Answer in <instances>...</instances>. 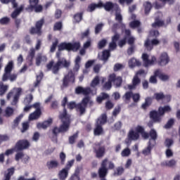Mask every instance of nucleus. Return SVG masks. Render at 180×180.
<instances>
[{
	"label": "nucleus",
	"mask_w": 180,
	"mask_h": 180,
	"mask_svg": "<svg viewBox=\"0 0 180 180\" xmlns=\"http://www.w3.org/2000/svg\"><path fill=\"white\" fill-rule=\"evenodd\" d=\"M143 8L145 10V15H148L150 12H151V9L153 8V4H151V2L146 1L143 3Z\"/></svg>",
	"instance_id": "36"
},
{
	"label": "nucleus",
	"mask_w": 180,
	"mask_h": 180,
	"mask_svg": "<svg viewBox=\"0 0 180 180\" xmlns=\"http://www.w3.org/2000/svg\"><path fill=\"white\" fill-rule=\"evenodd\" d=\"M155 74L156 76H158L160 79H161L162 81H168L169 79V76L162 74L160 69L156 70L155 71Z\"/></svg>",
	"instance_id": "30"
},
{
	"label": "nucleus",
	"mask_w": 180,
	"mask_h": 180,
	"mask_svg": "<svg viewBox=\"0 0 180 180\" xmlns=\"http://www.w3.org/2000/svg\"><path fill=\"white\" fill-rule=\"evenodd\" d=\"M24 8L25 6L23 5H21L20 8H15V11L11 13L12 19H16V18H18L20 15L22 11H23Z\"/></svg>",
	"instance_id": "29"
},
{
	"label": "nucleus",
	"mask_w": 180,
	"mask_h": 180,
	"mask_svg": "<svg viewBox=\"0 0 180 180\" xmlns=\"http://www.w3.org/2000/svg\"><path fill=\"white\" fill-rule=\"evenodd\" d=\"M122 82H123V80L122 79V77H116L115 80L114 81V84L116 86H121Z\"/></svg>",
	"instance_id": "64"
},
{
	"label": "nucleus",
	"mask_w": 180,
	"mask_h": 180,
	"mask_svg": "<svg viewBox=\"0 0 180 180\" xmlns=\"http://www.w3.org/2000/svg\"><path fill=\"white\" fill-rule=\"evenodd\" d=\"M98 8H102V4H101V1H98L97 4L95 3L90 4L87 7L86 11L91 13L92 12H94V11Z\"/></svg>",
	"instance_id": "24"
},
{
	"label": "nucleus",
	"mask_w": 180,
	"mask_h": 180,
	"mask_svg": "<svg viewBox=\"0 0 180 180\" xmlns=\"http://www.w3.org/2000/svg\"><path fill=\"white\" fill-rule=\"evenodd\" d=\"M92 106H94V101H92L91 96H85L82 98V101L77 104L75 101H70L68 103V109H70V110L76 109L80 116L84 115L86 112V108H92Z\"/></svg>",
	"instance_id": "3"
},
{
	"label": "nucleus",
	"mask_w": 180,
	"mask_h": 180,
	"mask_svg": "<svg viewBox=\"0 0 180 180\" xmlns=\"http://www.w3.org/2000/svg\"><path fill=\"white\" fill-rule=\"evenodd\" d=\"M151 103H153V98L151 97H147L145 99V103L142 104L141 108L142 109H147L149 106H151Z\"/></svg>",
	"instance_id": "37"
},
{
	"label": "nucleus",
	"mask_w": 180,
	"mask_h": 180,
	"mask_svg": "<svg viewBox=\"0 0 180 180\" xmlns=\"http://www.w3.org/2000/svg\"><path fill=\"white\" fill-rule=\"evenodd\" d=\"M16 153L18 151H23V150H27L30 147V142L27 139H20L18 141L15 145Z\"/></svg>",
	"instance_id": "13"
},
{
	"label": "nucleus",
	"mask_w": 180,
	"mask_h": 180,
	"mask_svg": "<svg viewBox=\"0 0 180 180\" xmlns=\"http://www.w3.org/2000/svg\"><path fill=\"white\" fill-rule=\"evenodd\" d=\"M67 103H68V98L65 96L61 101V106L63 108V112L59 115V119L61 120L62 124L60 125L59 128L58 127H54L52 129L53 136L51 140L52 141H56V143H57L59 133H67V131L70 130L71 120H70V117H68L67 109L65 108Z\"/></svg>",
	"instance_id": "1"
},
{
	"label": "nucleus",
	"mask_w": 180,
	"mask_h": 180,
	"mask_svg": "<svg viewBox=\"0 0 180 180\" xmlns=\"http://www.w3.org/2000/svg\"><path fill=\"white\" fill-rule=\"evenodd\" d=\"M15 112V110L11 107H7L5 110V115L4 116L6 117H11V116H13V113Z\"/></svg>",
	"instance_id": "43"
},
{
	"label": "nucleus",
	"mask_w": 180,
	"mask_h": 180,
	"mask_svg": "<svg viewBox=\"0 0 180 180\" xmlns=\"http://www.w3.org/2000/svg\"><path fill=\"white\" fill-rule=\"evenodd\" d=\"M90 33H91V31H90L89 28H88L86 31L81 32L80 39H84L88 37V36H89Z\"/></svg>",
	"instance_id": "56"
},
{
	"label": "nucleus",
	"mask_w": 180,
	"mask_h": 180,
	"mask_svg": "<svg viewBox=\"0 0 180 180\" xmlns=\"http://www.w3.org/2000/svg\"><path fill=\"white\" fill-rule=\"evenodd\" d=\"M6 91H8V86L4 85V83H0V96L5 95Z\"/></svg>",
	"instance_id": "49"
},
{
	"label": "nucleus",
	"mask_w": 180,
	"mask_h": 180,
	"mask_svg": "<svg viewBox=\"0 0 180 180\" xmlns=\"http://www.w3.org/2000/svg\"><path fill=\"white\" fill-rule=\"evenodd\" d=\"M124 172V168L122 166H120L116 168V169L114 171V175L115 176H120V175L123 174Z\"/></svg>",
	"instance_id": "41"
},
{
	"label": "nucleus",
	"mask_w": 180,
	"mask_h": 180,
	"mask_svg": "<svg viewBox=\"0 0 180 180\" xmlns=\"http://www.w3.org/2000/svg\"><path fill=\"white\" fill-rule=\"evenodd\" d=\"M110 57V51H108V50H105L103 51V55L101 57V60L103 61H108V60H109V58Z\"/></svg>",
	"instance_id": "48"
},
{
	"label": "nucleus",
	"mask_w": 180,
	"mask_h": 180,
	"mask_svg": "<svg viewBox=\"0 0 180 180\" xmlns=\"http://www.w3.org/2000/svg\"><path fill=\"white\" fill-rule=\"evenodd\" d=\"M160 44V40L157 39H150V38H147L144 42V47L147 51H151L153 49H154V46H158Z\"/></svg>",
	"instance_id": "15"
},
{
	"label": "nucleus",
	"mask_w": 180,
	"mask_h": 180,
	"mask_svg": "<svg viewBox=\"0 0 180 180\" xmlns=\"http://www.w3.org/2000/svg\"><path fill=\"white\" fill-rule=\"evenodd\" d=\"M51 124H53V118H49L42 122H38L37 124V129H44V130H46V129L50 127Z\"/></svg>",
	"instance_id": "18"
},
{
	"label": "nucleus",
	"mask_w": 180,
	"mask_h": 180,
	"mask_svg": "<svg viewBox=\"0 0 180 180\" xmlns=\"http://www.w3.org/2000/svg\"><path fill=\"white\" fill-rule=\"evenodd\" d=\"M43 79V73H41L39 75L37 76L36 82L34 83V88H37Z\"/></svg>",
	"instance_id": "51"
},
{
	"label": "nucleus",
	"mask_w": 180,
	"mask_h": 180,
	"mask_svg": "<svg viewBox=\"0 0 180 180\" xmlns=\"http://www.w3.org/2000/svg\"><path fill=\"white\" fill-rule=\"evenodd\" d=\"M132 97H133V92L131 91L126 92L123 96L125 101H130V99H131Z\"/></svg>",
	"instance_id": "62"
},
{
	"label": "nucleus",
	"mask_w": 180,
	"mask_h": 180,
	"mask_svg": "<svg viewBox=\"0 0 180 180\" xmlns=\"http://www.w3.org/2000/svg\"><path fill=\"white\" fill-rule=\"evenodd\" d=\"M57 46H58V39H56L55 41L53 42L50 49L51 53H54V51H56Z\"/></svg>",
	"instance_id": "60"
},
{
	"label": "nucleus",
	"mask_w": 180,
	"mask_h": 180,
	"mask_svg": "<svg viewBox=\"0 0 180 180\" xmlns=\"http://www.w3.org/2000/svg\"><path fill=\"white\" fill-rule=\"evenodd\" d=\"M61 29H63V22L61 21L56 22L53 25V31L54 32L60 31L61 30Z\"/></svg>",
	"instance_id": "50"
},
{
	"label": "nucleus",
	"mask_w": 180,
	"mask_h": 180,
	"mask_svg": "<svg viewBox=\"0 0 180 180\" xmlns=\"http://www.w3.org/2000/svg\"><path fill=\"white\" fill-rule=\"evenodd\" d=\"M91 92H92V90H91V88L89 87L84 88L81 86H79L75 89V94H77V95L82 94V95H84V96H89L88 95H89Z\"/></svg>",
	"instance_id": "17"
},
{
	"label": "nucleus",
	"mask_w": 180,
	"mask_h": 180,
	"mask_svg": "<svg viewBox=\"0 0 180 180\" xmlns=\"http://www.w3.org/2000/svg\"><path fill=\"white\" fill-rule=\"evenodd\" d=\"M100 4H101V8H104L106 12H110L111 11H120L119 5H117V4H114L112 1H106L105 4L100 1Z\"/></svg>",
	"instance_id": "14"
},
{
	"label": "nucleus",
	"mask_w": 180,
	"mask_h": 180,
	"mask_svg": "<svg viewBox=\"0 0 180 180\" xmlns=\"http://www.w3.org/2000/svg\"><path fill=\"white\" fill-rule=\"evenodd\" d=\"M23 157H25V153L22 151H18L15 155V161H20Z\"/></svg>",
	"instance_id": "55"
},
{
	"label": "nucleus",
	"mask_w": 180,
	"mask_h": 180,
	"mask_svg": "<svg viewBox=\"0 0 180 180\" xmlns=\"http://www.w3.org/2000/svg\"><path fill=\"white\" fill-rule=\"evenodd\" d=\"M140 26H141V22L139 20H135L129 22V27H131V29H136L140 27Z\"/></svg>",
	"instance_id": "44"
},
{
	"label": "nucleus",
	"mask_w": 180,
	"mask_h": 180,
	"mask_svg": "<svg viewBox=\"0 0 180 180\" xmlns=\"http://www.w3.org/2000/svg\"><path fill=\"white\" fill-rule=\"evenodd\" d=\"M130 154H131V152L129 148L124 149L121 153L122 157H129Z\"/></svg>",
	"instance_id": "58"
},
{
	"label": "nucleus",
	"mask_w": 180,
	"mask_h": 180,
	"mask_svg": "<svg viewBox=\"0 0 180 180\" xmlns=\"http://www.w3.org/2000/svg\"><path fill=\"white\" fill-rule=\"evenodd\" d=\"M148 134V139L150 137V142L151 140H153L154 141V143H155V140H157V139H158V135L157 134V131H155V129H152L150 130Z\"/></svg>",
	"instance_id": "35"
},
{
	"label": "nucleus",
	"mask_w": 180,
	"mask_h": 180,
	"mask_svg": "<svg viewBox=\"0 0 180 180\" xmlns=\"http://www.w3.org/2000/svg\"><path fill=\"white\" fill-rule=\"evenodd\" d=\"M58 51H63V50H67L69 51L70 43L62 42L58 45Z\"/></svg>",
	"instance_id": "38"
},
{
	"label": "nucleus",
	"mask_w": 180,
	"mask_h": 180,
	"mask_svg": "<svg viewBox=\"0 0 180 180\" xmlns=\"http://www.w3.org/2000/svg\"><path fill=\"white\" fill-rule=\"evenodd\" d=\"M103 27V24L99 23L95 27V34H99L101 32H102V29Z\"/></svg>",
	"instance_id": "57"
},
{
	"label": "nucleus",
	"mask_w": 180,
	"mask_h": 180,
	"mask_svg": "<svg viewBox=\"0 0 180 180\" xmlns=\"http://www.w3.org/2000/svg\"><path fill=\"white\" fill-rule=\"evenodd\" d=\"M40 116H41V109H37L30 115L29 119L30 120H37L40 119Z\"/></svg>",
	"instance_id": "23"
},
{
	"label": "nucleus",
	"mask_w": 180,
	"mask_h": 180,
	"mask_svg": "<svg viewBox=\"0 0 180 180\" xmlns=\"http://www.w3.org/2000/svg\"><path fill=\"white\" fill-rule=\"evenodd\" d=\"M99 84V76H96L91 83V86L95 88Z\"/></svg>",
	"instance_id": "59"
},
{
	"label": "nucleus",
	"mask_w": 180,
	"mask_h": 180,
	"mask_svg": "<svg viewBox=\"0 0 180 180\" xmlns=\"http://www.w3.org/2000/svg\"><path fill=\"white\" fill-rule=\"evenodd\" d=\"M98 148H94V151L97 158H102L106 154V148L105 146H101V143L96 144Z\"/></svg>",
	"instance_id": "16"
},
{
	"label": "nucleus",
	"mask_w": 180,
	"mask_h": 180,
	"mask_svg": "<svg viewBox=\"0 0 180 180\" xmlns=\"http://www.w3.org/2000/svg\"><path fill=\"white\" fill-rule=\"evenodd\" d=\"M84 15V13H77L76 14H75L74 15V23H79V22H81V20H82V15Z\"/></svg>",
	"instance_id": "47"
},
{
	"label": "nucleus",
	"mask_w": 180,
	"mask_h": 180,
	"mask_svg": "<svg viewBox=\"0 0 180 180\" xmlns=\"http://www.w3.org/2000/svg\"><path fill=\"white\" fill-rule=\"evenodd\" d=\"M80 67V65L75 63L73 70H69L68 74L64 76L62 80L63 83L61 88H68V86H70V84L75 83V72H78V71H79Z\"/></svg>",
	"instance_id": "6"
},
{
	"label": "nucleus",
	"mask_w": 180,
	"mask_h": 180,
	"mask_svg": "<svg viewBox=\"0 0 180 180\" xmlns=\"http://www.w3.org/2000/svg\"><path fill=\"white\" fill-rule=\"evenodd\" d=\"M68 171L66 169H62L58 173V178L60 180H66L68 178Z\"/></svg>",
	"instance_id": "33"
},
{
	"label": "nucleus",
	"mask_w": 180,
	"mask_h": 180,
	"mask_svg": "<svg viewBox=\"0 0 180 180\" xmlns=\"http://www.w3.org/2000/svg\"><path fill=\"white\" fill-rule=\"evenodd\" d=\"M46 167L49 169H56L58 168V161L57 160H51L46 162Z\"/></svg>",
	"instance_id": "34"
},
{
	"label": "nucleus",
	"mask_w": 180,
	"mask_h": 180,
	"mask_svg": "<svg viewBox=\"0 0 180 180\" xmlns=\"http://www.w3.org/2000/svg\"><path fill=\"white\" fill-rule=\"evenodd\" d=\"M115 20L118 22V23H122L123 22V16H122V13H120V8L119 11H115Z\"/></svg>",
	"instance_id": "45"
},
{
	"label": "nucleus",
	"mask_w": 180,
	"mask_h": 180,
	"mask_svg": "<svg viewBox=\"0 0 180 180\" xmlns=\"http://www.w3.org/2000/svg\"><path fill=\"white\" fill-rule=\"evenodd\" d=\"M109 98V94L106 93H101V95L98 96L96 101L98 103H101L103 101L108 99Z\"/></svg>",
	"instance_id": "40"
},
{
	"label": "nucleus",
	"mask_w": 180,
	"mask_h": 180,
	"mask_svg": "<svg viewBox=\"0 0 180 180\" xmlns=\"http://www.w3.org/2000/svg\"><path fill=\"white\" fill-rule=\"evenodd\" d=\"M103 125H99L98 124H95V128L94 129V136H102L103 134Z\"/></svg>",
	"instance_id": "25"
},
{
	"label": "nucleus",
	"mask_w": 180,
	"mask_h": 180,
	"mask_svg": "<svg viewBox=\"0 0 180 180\" xmlns=\"http://www.w3.org/2000/svg\"><path fill=\"white\" fill-rule=\"evenodd\" d=\"M154 146L155 145L151 143V139L149 140L148 146L142 150V154L145 156L151 155V150L154 148Z\"/></svg>",
	"instance_id": "22"
},
{
	"label": "nucleus",
	"mask_w": 180,
	"mask_h": 180,
	"mask_svg": "<svg viewBox=\"0 0 180 180\" xmlns=\"http://www.w3.org/2000/svg\"><path fill=\"white\" fill-rule=\"evenodd\" d=\"M106 43H108V41L105 39L100 41L98 44V50H102V49L106 46Z\"/></svg>",
	"instance_id": "54"
},
{
	"label": "nucleus",
	"mask_w": 180,
	"mask_h": 180,
	"mask_svg": "<svg viewBox=\"0 0 180 180\" xmlns=\"http://www.w3.org/2000/svg\"><path fill=\"white\" fill-rule=\"evenodd\" d=\"M172 109L169 105H165L164 107H159L158 111L155 110H151L149 113V117L154 123H161L162 117L165 113H169Z\"/></svg>",
	"instance_id": "5"
},
{
	"label": "nucleus",
	"mask_w": 180,
	"mask_h": 180,
	"mask_svg": "<svg viewBox=\"0 0 180 180\" xmlns=\"http://www.w3.org/2000/svg\"><path fill=\"white\" fill-rule=\"evenodd\" d=\"M10 139L8 134L0 135V144L4 143V141H9Z\"/></svg>",
	"instance_id": "63"
},
{
	"label": "nucleus",
	"mask_w": 180,
	"mask_h": 180,
	"mask_svg": "<svg viewBox=\"0 0 180 180\" xmlns=\"http://www.w3.org/2000/svg\"><path fill=\"white\" fill-rule=\"evenodd\" d=\"M124 33L125 35L124 38H127V39H128V44H134L136 39L131 36V31H130V30H125Z\"/></svg>",
	"instance_id": "21"
},
{
	"label": "nucleus",
	"mask_w": 180,
	"mask_h": 180,
	"mask_svg": "<svg viewBox=\"0 0 180 180\" xmlns=\"http://www.w3.org/2000/svg\"><path fill=\"white\" fill-rule=\"evenodd\" d=\"M32 101H33V94H30L25 96L24 98L23 104L24 105H30L32 103Z\"/></svg>",
	"instance_id": "42"
},
{
	"label": "nucleus",
	"mask_w": 180,
	"mask_h": 180,
	"mask_svg": "<svg viewBox=\"0 0 180 180\" xmlns=\"http://www.w3.org/2000/svg\"><path fill=\"white\" fill-rule=\"evenodd\" d=\"M34 56H36V51L31 49L27 56V61L29 65H33V58H34Z\"/></svg>",
	"instance_id": "27"
},
{
	"label": "nucleus",
	"mask_w": 180,
	"mask_h": 180,
	"mask_svg": "<svg viewBox=\"0 0 180 180\" xmlns=\"http://www.w3.org/2000/svg\"><path fill=\"white\" fill-rule=\"evenodd\" d=\"M144 74H146V71L144 70H139L136 72L131 80V84L127 85V88L129 89V91L137 89V86L141 84V79H140L139 76L144 75Z\"/></svg>",
	"instance_id": "10"
},
{
	"label": "nucleus",
	"mask_w": 180,
	"mask_h": 180,
	"mask_svg": "<svg viewBox=\"0 0 180 180\" xmlns=\"http://www.w3.org/2000/svg\"><path fill=\"white\" fill-rule=\"evenodd\" d=\"M15 174V167H11L7 169V173L4 174V177L2 180H11L13 175Z\"/></svg>",
	"instance_id": "28"
},
{
	"label": "nucleus",
	"mask_w": 180,
	"mask_h": 180,
	"mask_svg": "<svg viewBox=\"0 0 180 180\" xmlns=\"http://www.w3.org/2000/svg\"><path fill=\"white\" fill-rule=\"evenodd\" d=\"M165 22L162 20H160V18H155V22L152 24V27H162L164 26Z\"/></svg>",
	"instance_id": "39"
},
{
	"label": "nucleus",
	"mask_w": 180,
	"mask_h": 180,
	"mask_svg": "<svg viewBox=\"0 0 180 180\" xmlns=\"http://www.w3.org/2000/svg\"><path fill=\"white\" fill-rule=\"evenodd\" d=\"M20 95H22V88L19 87L16 89V92L13 91H11L7 94V101H9L11 98H13V100L11 101V105L12 106H16L18 105V103L19 102V99L20 98Z\"/></svg>",
	"instance_id": "11"
},
{
	"label": "nucleus",
	"mask_w": 180,
	"mask_h": 180,
	"mask_svg": "<svg viewBox=\"0 0 180 180\" xmlns=\"http://www.w3.org/2000/svg\"><path fill=\"white\" fill-rule=\"evenodd\" d=\"M13 68H15V65H13V61L10 60L4 68V72L1 78V81H3V82H6L8 79H9L11 82H13V81H16L18 78V75L11 74L13 70Z\"/></svg>",
	"instance_id": "9"
},
{
	"label": "nucleus",
	"mask_w": 180,
	"mask_h": 180,
	"mask_svg": "<svg viewBox=\"0 0 180 180\" xmlns=\"http://www.w3.org/2000/svg\"><path fill=\"white\" fill-rule=\"evenodd\" d=\"M30 34H37L38 36H41V31H38L37 27H32L30 30Z\"/></svg>",
	"instance_id": "53"
},
{
	"label": "nucleus",
	"mask_w": 180,
	"mask_h": 180,
	"mask_svg": "<svg viewBox=\"0 0 180 180\" xmlns=\"http://www.w3.org/2000/svg\"><path fill=\"white\" fill-rule=\"evenodd\" d=\"M128 64L131 68H134V67H140V65H141V63L134 58H131L129 60Z\"/></svg>",
	"instance_id": "32"
},
{
	"label": "nucleus",
	"mask_w": 180,
	"mask_h": 180,
	"mask_svg": "<svg viewBox=\"0 0 180 180\" xmlns=\"http://www.w3.org/2000/svg\"><path fill=\"white\" fill-rule=\"evenodd\" d=\"M161 167H168L172 168L176 165V160L172 159L170 160H165L160 164Z\"/></svg>",
	"instance_id": "26"
},
{
	"label": "nucleus",
	"mask_w": 180,
	"mask_h": 180,
	"mask_svg": "<svg viewBox=\"0 0 180 180\" xmlns=\"http://www.w3.org/2000/svg\"><path fill=\"white\" fill-rule=\"evenodd\" d=\"M44 25V19L41 18V20L37 21L35 24V27H37L39 32H41V27Z\"/></svg>",
	"instance_id": "46"
},
{
	"label": "nucleus",
	"mask_w": 180,
	"mask_h": 180,
	"mask_svg": "<svg viewBox=\"0 0 180 180\" xmlns=\"http://www.w3.org/2000/svg\"><path fill=\"white\" fill-rule=\"evenodd\" d=\"M154 98L156 101H162V99L165 98V95H164V93L160 92V93H155L154 94Z\"/></svg>",
	"instance_id": "52"
},
{
	"label": "nucleus",
	"mask_w": 180,
	"mask_h": 180,
	"mask_svg": "<svg viewBox=\"0 0 180 180\" xmlns=\"http://www.w3.org/2000/svg\"><path fill=\"white\" fill-rule=\"evenodd\" d=\"M30 5L25 8V11H30V12H41L43 11V6L39 5V0H29Z\"/></svg>",
	"instance_id": "12"
},
{
	"label": "nucleus",
	"mask_w": 180,
	"mask_h": 180,
	"mask_svg": "<svg viewBox=\"0 0 180 180\" xmlns=\"http://www.w3.org/2000/svg\"><path fill=\"white\" fill-rule=\"evenodd\" d=\"M108 123V115L106 113H103L96 120V124L100 126H103Z\"/></svg>",
	"instance_id": "19"
},
{
	"label": "nucleus",
	"mask_w": 180,
	"mask_h": 180,
	"mask_svg": "<svg viewBox=\"0 0 180 180\" xmlns=\"http://www.w3.org/2000/svg\"><path fill=\"white\" fill-rule=\"evenodd\" d=\"M35 61H36V65L37 67H40L42 63L47 62V56L46 55L39 53L36 57Z\"/></svg>",
	"instance_id": "20"
},
{
	"label": "nucleus",
	"mask_w": 180,
	"mask_h": 180,
	"mask_svg": "<svg viewBox=\"0 0 180 180\" xmlns=\"http://www.w3.org/2000/svg\"><path fill=\"white\" fill-rule=\"evenodd\" d=\"M71 65V61L67 60L65 58H60L54 63L52 60L46 65V71H51L52 74L57 75L61 68H70Z\"/></svg>",
	"instance_id": "4"
},
{
	"label": "nucleus",
	"mask_w": 180,
	"mask_h": 180,
	"mask_svg": "<svg viewBox=\"0 0 180 180\" xmlns=\"http://www.w3.org/2000/svg\"><path fill=\"white\" fill-rule=\"evenodd\" d=\"M11 22V18L8 17H4L0 19V25H8Z\"/></svg>",
	"instance_id": "61"
},
{
	"label": "nucleus",
	"mask_w": 180,
	"mask_h": 180,
	"mask_svg": "<svg viewBox=\"0 0 180 180\" xmlns=\"http://www.w3.org/2000/svg\"><path fill=\"white\" fill-rule=\"evenodd\" d=\"M115 169V163L112 161H109L108 158H105L102 160L101 167L98 168V174L100 179H105L109 173V169Z\"/></svg>",
	"instance_id": "8"
},
{
	"label": "nucleus",
	"mask_w": 180,
	"mask_h": 180,
	"mask_svg": "<svg viewBox=\"0 0 180 180\" xmlns=\"http://www.w3.org/2000/svg\"><path fill=\"white\" fill-rule=\"evenodd\" d=\"M140 134L141 137L144 139V140H147L148 139V132H146L144 129V127L138 125L135 128V131L131 129L128 133V140L129 141H137L139 139H140Z\"/></svg>",
	"instance_id": "7"
},
{
	"label": "nucleus",
	"mask_w": 180,
	"mask_h": 180,
	"mask_svg": "<svg viewBox=\"0 0 180 180\" xmlns=\"http://www.w3.org/2000/svg\"><path fill=\"white\" fill-rule=\"evenodd\" d=\"M148 54H142V60L143 61L144 67H149V65H154V64H158L160 67H164L169 63V56L167 52L162 53L158 60L157 58L154 56H152L151 60L148 59Z\"/></svg>",
	"instance_id": "2"
},
{
	"label": "nucleus",
	"mask_w": 180,
	"mask_h": 180,
	"mask_svg": "<svg viewBox=\"0 0 180 180\" xmlns=\"http://www.w3.org/2000/svg\"><path fill=\"white\" fill-rule=\"evenodd\" d=\"M80 48L81 43L79 42L69 43V51H78Z\"/></svg>",
	"instance_id": "31"
}]
</instances>
